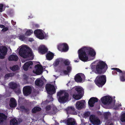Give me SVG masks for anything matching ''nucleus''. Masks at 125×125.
I'll return each instance as SVG.
<instances>
[{
  "label": "nucleus",
  "mask_w": 125,
  "mask_h": 125,
  "mask_svg": "<svg viewBox=\"0 0 125 125\" xmlns=\"http://www.w3.org/2000/svg\"><path fill=\"white\" fill-rule=\"evenodd\" d=\"M10 49V50H11V49Z\"/></svg>",
  "instance_id": "bf43d9fd"
},
{
  "label": "nucleus",
  "mask_w": 125,
  "mask_h": 125,
  "mask_svg": "<svg viewBox=\"0 0 125 125\" xmlns=\"http://www.w3.org/2000/svg\"><path fill=\"white\" fill-rule=\"evenodd\" d=\"M8 29L7 28H5L2 29V31L4 32L7 31Z\"/></svg>",
  "instance_id": "09e8293b"
},
{
  "label": "nucleus",
  "mask_w": 125,
  "mask_h": 125,
  "mask_svg": "<svg viewBox=\"0 0 125 125\" xmlns=\"http://www.w3.org/2000/svg\"><path fill=\"white\" fill-rule=\"evenodd\" d=\"M78 61H77V60H74V62H78Z\"/></svg>",
  "instance_id": "864d4df0"
},
{
  "label": "nucleus",
  "mask_w": 125,
  "mask_h": 125,
  "mask_svg": "<svg viewBox=\"0 0 125 125\" xmlns=\"http://www.w3.org/2000/svg\"><path fill=\"white\" fill-rule=\"evenodd\" d=\"M43 68L39 64L36 65L35 66V69L33 71L34 73L37 75H40L42 72Z\"/></svg>",
  "instance_id": "ddd939ff"
},
{
  "label": "nucleus",
  "mask_w": 125,
  "mask_h": 125,
  "mask_svg": "<svg viewBox=\"0 0 125 125\" xmlns=\"http://www.w3.org/2000/svg\"><path fill=\"white\" fill-rule=\"evenodd\" d=\"M55 109H57V108H56V107H55Z\"/></svg>",
  "instance_id": "13d9d810"
},
{
  "label": "nucleus",
  "mask_w": 125,
  "mask_h": 125,
  "mask_svg": "<svg viewBox=\"0 0 125 125\" xmlns=\"http://www.w3.org/2000/svg\"><path fill=\"white\" fill-rule=\"evenodd\" d=\"M63 63L66 66H68L70 64V62L67 60H65L63 61Z\"/></svg>",
  "instance_id": "c9c22d12"
},
{
  "label": "nucleus",
  "mask_w": 125,
  "mask_h": 125,
  "mask_svg": "<svg viewBox=\"0 0 125 125\" xmlns=\"http://www.w3.org/2000/svg\"><path fill=\"white\" fill-rule=\"evenodd\" d=\"M55 125H59V124L55 120Z\"/></svg>",
  "instance_id": "3c124183"
},
{
  "label": "nucleus",
  "mask_w": 125,
  "mask_h": 125,
  "mask_svg": "<svg viewBox=\"0 0 125 125\" xmlns=\"http://www.w3.org/2000/svg\"><path fill=\"white\" fill-rule=\"evenodd\" d=\"M60 122L61 123L63 122L66 123L67 125H74L75 123V121H72V118H68L67 120L61 121Z\"/></svg>",
  "instance_id": "a211bd4d"
},
{
  "label": "nucleus",
  "mask_w": 125,
  "mask_h": 125,
  "mask_svg": "<svg viewBox=\"0 0 125 125\" xmlns=\"http://www.w3.org/2000/svg\"><path fill=\"white\" fill-rule=\"evenodd\" d=\"M34 33L36 36L40 39H43L44 38V36L41 31L40 30H35Z\"/></svg>",
  "instance_id": "f3484780"
},
{
  "label": "nucleus",
  "mask_w": 125,
  "mask_h": 125,
  "mask_svg": "<svg viewBox=\"0 0 125 125\" xmlns=\"http://www.w3.org/2000/svg\"><path fill=\"white\" fill-rule=\"evenodd\" d=\"M18 59V57L16 55H12L10 56L9 58V61H17Z\"/></svg>",
  "instance_id": "b1692460"
},
{
  "label": "nucleus",
  "mask_w": 125,
  "mask_h": 125,
  "mask_svg": "<svg viewBox=\"0 0 125 125\" xmlns=\"http://www.w3.org/2000/svg\"><path fill=\"white\" fill-rule=\"evenodd\" d=\"M19 37L20 40H21L23 41L25 39V37L24 35H20Z\"/></svg>",
  "instance_id": "4c0bfd02"
},
{
  "label": "nucleus",
  "mask_w": 125,
  "mask_h": 125,
  "mask_svg": "<svg viewBox=\"0 0 125 125\" xmlns=\"http://www.w3.org/2000/svg\"><path fill=\"white\" fill-rule=\"evenodd\" d=\"M33 32V31L31 30H27L25 33V35L26 36L30 35Z\"/></svg>",
  "instance_id": "72a5a7b5"
},
{
  "label": "nucleus",
  "mask_w": 125,
  "mask_h": 125,
  "mask_svg": "<svg viewBox=\"0 0 125 125\" xmlns=\"http://www.w3.org/2000/svg\"><path fill=\"white\" fill-rule=\"evenodd\" d=\"M63 92L62 91L58 92L57 94V97L59 96V97L60 96H61V95L63 94Z\"/></svg>",
  "instance_id": "58836bf2"
},
{
  "label": "nucleus",
  "mask_w": 125,
  "mask_h": 125,
  "mask_svg": "<svg viewBox=\"0 0 125 125\" xmlns=\"http://www.w3.org/2000/svg\"><path fill=\"white\" fill-rule=\"evenodd\" d=\"M51 108V106L50 105H48L46 106V110H49Z\"/></svg>",
  "instance_id": "37998d69"
},
{
  "label": "nucleus",
  "mask_w": 125,
  "mask_h": 125,
  "mask_svg": "<svg viewBox=\"0 0 125 125\" xmlns=\"http://www.w3.org/2000/svg\"><path fill=\"white\" fill-rule=\"evenodd\" d=\"M63 73L66 75L68 74L69 73L67 70H65L63 71Z\"/></svg>",
  "instance_id": "49530a36"
},
{
  "label": "nucleus",
  "mask_w": 125,
  "mask_h": 125,
  "mask_svg": "<svg viewBox=\"0 0 125 125\" xmlns=\"http://www.w3.org/2000/svg\"><path fill=\"white\" fill-rule=\"evenodd\" d=\"M89 120L94 125H99L101 124L100 120L94 115H90Z\"/></svg>",
  "instance_id": "6e6552de"
},
{
  "label": "nucleus",
  "mask_w": 125,
  "mask_h": 125,
  "mask_svg": "<svg viewBox=\"0 0 125 125\" xmlns=\"http://www.w3.org/2000/svg\"><path fill=\"white\" fill-rule=\"evenodd\" d=\"M45 87L48 94H54L55 88L53 85L47 84L46 85Z\"/></svg>",
  "instance_id": "9b49d317"
},
{
  "label": "nucleus",
  "mask_w": 125,
  "mask_h": 125,
  "mask_svg": "<svg viewBox=\"0 0 125 125\" xmlns=\"http://www.w3.org/2000/svg\"><path fill=\"white\" fill-rule=\"evenodd\" d=\"M79 58L82 61H87L88 57L86 53L91 56L94 57L96 54L95 51L90 47H84L79 49L78 51Z\"/></svg>",
  "instance_id": "f257e3e1"
},
{
  "label": "nucleus",
  "mask_w": 125,
  "mask_h": 125,
  "mask_svg": "<svg viewBox=\"0 0 125 125\" xmlns=\"http://www.w3.org/2000/svg\"><path fill=\"white\" fill-rule=\"evenodd\" d=\"M33 63L32 61H29L25 63L23 66V69L25 71H27L28 68L30 67V68H31V65H32Z\"/></svg>",
  "instance_id": "aec40b11"
},
{
  "label": "nucleus",
  "mask_w": 125,
  "mask_h": 125,
  "mask_svg": "<svg viewBox=\"0 0 125 125\" xmlns=\"http://www.w3.org/2000/svg\"><path fill=\"white\" fill-rule=\"evenodd\" d=\"M14 75V73H8L6 74L4 78L5 79H8V78L10 77L13 76Z\"/></svg>",
  "instance_id": "473e14b6"
},
{
  "label": "nucleus",
  "mask_w": 125,
  "mask_h": 125,
  "mask_svg": "<svg viewBox=\"0 0 125 125\" xmlns=\"http://www.w3.org/2000/svg\"><path fill=\"white\" fill-rule=\"evenodd\" d=\"M69 94L68 93L65 92L64 93V95L62 96H60L58 98L59 102L62 103H64L66 102L68 100Z\"/></svg>",
  "instance_id": "9d476101"
},
{
  "label": "nucleus",
  "mask_w": 125,
  "mask_h": 125,
  "mask_svg": "<svg viewBox=\"0 0 125 125\" xmlns=\"http://www.w3.org/2000/svg\"><path fill=\"white\" fill-rule=\"evenodd\" d=\"M29 41L30 42H32L33 41V40L32 38H30L29 39Z\"/></svg>",
  "instance_id": "8fccbe9b"
},
{
  "label": "nucleus",
  "mask_w": 125,
  "mask_h": 125,
  "mask_svg": "<svg viewBox=\"0 0 125 125\" xmlns=\"http://www.w3.org/2000/svg\"><path fill=\"white\" fill-rule=\"evenodd\" d=\"M67 70L69 73L71 71L72 68L70 66H68L66 68Z\"/></svg>",
  "instance_id": "a19ab883"
},
{
  "label": "nucleus",
  "mask_w": 125,
  "mask_h": 125,
  "mask_svg": "<svg viewBox=\"0 0 125 125\" xmlns=\"http://www.w3.org/2000/svg\"><path fill=\"white\" fill-rule=\"evenodd\" d=\"M53 56L54 54L51 52H50L47 54L46 57L47 59L51 60L52 59Z\"/></svg>",
  "instance_id": "c85d7f7f"
},
{
  "label": "nucleus",
  "mask_w": 125,
  "mask_h": 125,
  "mask_svg": "<svg viewBox=\"0 0 125 125\" xmlns=\"http://www.w3.org/2000/svg\"><path fill=\"white\" fill-rule=\"evenodd\" d=\"M17 86V84L15 83H11L9 84V87L11 89H15Z\"/></svg>",
  "instance_id": "bb28decb"
},
{
  "label": "nucleus",
  "mask_w": 125,
  "mask_h": 125,
  "mask_svg": "<svg viewBox=\"0 0 125 125\" xmlns=\"http://www.w3.org/2000/svg\"><path fill=\"white\" fill-rule=\"evenodd\" d=\"M10 105L11 107H14L16 105L15 99L13 98H11L10 100Z\"/></svg>",
  "instance_id": "4be33fe9"
},
{
  "label": "nucleus",
  "mask_w": 125,
  "mask_h": 125,
  "mask_svg": "<svg viewBox=\"0 0 125 125\" xmlns=\"http://www.w3.org/2000/svg\"><path fill=\"white\" fill-rule=\"evenodd\" d=\"M7 51V48L5 46L0 47V58L2 59L4 58Z\"/></svg>",
  "instance_id": "f8f14e48"
},
{
  "label": "nucleus",
  "mask_w": 125,
  "mask_h": 125,
  "mask_svg": "<svg viewBox=\"0 0 125 125\" xmlns=\"http://www.w3.org/2000/svg\"><path fill=\"white\" fill-rule=\"evenodd\" d=\"M20 110H21L22 111H23L25 108L24 106H20Z\"/></svg>",
  "instance_id": "c03bdc74"
},
{
  "label": "nucleus",
  "mask_w": 125,
  "mask_h": 125,
  "mask_svg": "<svg viewBox=\"0 0 125 125\" xmlns=\"http://www.w3.org/2000/svg\"><path fill=\"white\" fill-rule=\"evenodd\" d=\"M84 92L82 88L76 87L73 88L72 90L71 95L74 99L78 100L82 97Z\"/></svg>",
  "instance_id": "20e7f679"
},
{
  "label": "nucleus",
  "mask_w": 125,
  "mask_h": 125,
  "mask_svg": "<svg viewBox=\"0 0 125 125\" xmlns=\"http://www.w3.org/2000/svg\"><path fill=\"white\" fill-rule=\"evenodd\" d=\"M60 61V60L59 59L56 60V61H55V66L59 64Z\"/></svg>",
  "instance_id": "79ce46f5"
},
{
  "label": "nucleus",
  "mask_w": 125,
  "mask_h": 125,
  "mask_svg": "<svg viewBox=\"0 0 125 125\" xmlns=\"http://www.w3.org/2000/svg\"><path fill=\"white\" fill-rule=\"evenodd\" d=\"M19 49V53L21 57L24 58L31 57V59H33V56L31 50L26 45H22L19 47L18 50Z\"/></svg>",
  "instance_id": "7ed1b4c3"
},
{
  "label": "nucleus",
  "mask_w": 125,
  "mask_h": 125,
  "mask_svg": "<svg viewBox=\"0 0 125 125\" xmlns=\"http://www.w3.org/2000/svg\"><path fill=\"white\" fill-rule=\"evenodd\" d=\"M92 71H95L99 74H104L108 68L107 65L103 61H100L96 64L92 65L91 67Z\"/></svg>",
  "instance_id": "f03ea898"
},
{
  "label": "nucleus",
  "mask_w": 125,
  "mask_h": 125,
  "mask_svg": "<svg viewBox=\"0 0 125 125\" xmlns=\"http://www.w3.org/2000/svg\"><path fill=\"white\" fill-rule=\"evenodd\" d=\"M58 50L62 52H66L69 50V46L67 43H64L59 44L57 46Z\"/></svg>",
  "instance_id": "0eeeda50"
},
{
  "label": "nucleus",
  "mask_w": 125,
  "mask_h": 125,
  "mask_svg": "<svg viewBox=\"0 0 125 125\" xmlns=\"http://www.w3.org/2000/svg\"><path fill=\"white\" fill-rule=\"evenodd\" d=\"M35 83L37 86H41L43 85V82L42 80L38 79L35 81Z\"/></svg>",
  "instance_id": "393cba45"
},
{
  "label": "nucleus",
  "mask_w": 125,
  "mask_h": 125,
  "mask_svg": "<svg viewBox=\"0 0 125 125\" xmlns=\"http://www.w3.org/2000/svg\"><path fill=\"white\" fill-rule=\"evenodd\" d=\"M83 115L85 117H88L90 116V113L89 112H87L85 113Z\"/></svg>",
  "instance_id": "ea45409f"
},
{
  "label": "nucleus",
  "mask_w": 125,
  "mask_h": 125,
  "mask_svg": "<svg viewBox=\"0 0 125 125\" xmlns=\"http://www.w3.org/2000/svg\"><path fill=\"white\" fill-rule=\"evenodd\" d=\"M15 92L17 94H19L21 92V90L19 88H16L15 90Z\"/></svg>",
  "instance_id": "e433bc0d"
},
{
  "label": "nucleus",
  "mask_w": 125,
  "mask_h": 125,
  "mask_svg": "<svg viewBox=\"0 0 125 125\" xmlns=\"http://www.w3.org/2000/svg\"><path fill=\"white\" fill-rule=\"evenodd\" d=\"M106 77L104 75H98L94 81L95 84L99 87L102 86L106 82Z\"/></svg>",
  "instance_id": "39448f33"
},
{
  "label": "nucleus",
  "mask_w": 125,
  "mask_h": 125,
  "mask_svg": "<svg viewBox=\"0 0 125 125\" xmlns=\"http://www.w3.org/2000/svg\"><path fill=\"white\" fill-rule=\"evenodd\" d=\"M120 120L122 122H125V113L121 115Z\"/></svg>",
  "instance_id": "f704fd0d"
},
{
  "label": "nucleus",
  "mask_w": 125,
  "mask_h": 125,
  "mask_svg": "<svg viewBox=\"0 0 125 125\" xmlns=\"http://www.w3.org/2000/svg\"><path fill=\"white\" fill-rule=\"evenodd\" d=\"M57 89V86L55 85V90H56V89ZM56 92V91H55V92Z\"/></svg>",
  "instance_id": "5fc2aeb1"
},
{
  "label": "nucleus",
  "mask_w": 125,
  "mask_h": 125,
  "mask_svg": "<svg viewBox=\"0 0 125 125\" xmlns=\"http://www.w3.org/2000/svg\"><path fill=\"white\" fill-rule=\"evenodd\" d=\"M51 99H52V101L53 100V99L52 98H51Z\"/></svg>",
  "instance_id": "4d7b16f0"
},
{
  "label": "nucleus",
  "mask_w": 125,
  "mask_h": 125,
  "mask_svg": "<svg viewBox=\"0 0 125 125\" xmlns=\"http://www.w3.org/2000/svg\"><path fill=\"white\" fill-rule=\"evenodd\" d=\"M68 114L73 115H76L77 113L75 111V109L73 107L71 106L68 107L66 109Z\"/></svg>",
  "instance_id": "2eb2a0df"
},
{
  "label": "nucleus",
  "mask_w": 125,
  "mask_h": 125,
  "mask_svg": "<svg viewBox=\"0 0 125 125\" xmlns=\"http://www.w3.org/2000/svg\"><path fill=\"white\" fill-rule=\"evenodd\" d=\"M3 5L2 4H0V12H2V8Z\"/></svg>",
  "instance_id": "a18cd8bd"
},
{
  "label": "nucleus",
  "mask_w": 125,
  "mask_h": 125,
  "mask_svg": "<svg viewBox=\"0 0 125 125\" xmlns=\"http://www.w3.org/2000/svg\"><path fill=\"white\" fill-rule=\"evenodd\" d=\"M39 52L42 54L45 53L47 51L48 49L44 46L42 45L40 46L39 48Z\"/></svg>",
  "instance_id": "412c9836"
},
{
  "label": "nucleus",
  "mask_w": 125,
  "mask_h": 125,
  "mask_svg": "<svg viewBox=\"0 0 125 125\" xmlns=\"http://www.w3.org/2000/svg\"><path fill=\"white\" fill-rule=\"evenodd\" d=\"M98 99L97 98L92 97L89 100L88 102L89 106L91 107H93L94 106V103L98 102Z\"/></svg>",
  "instance_id": "dca6fc26"
},
{
  "label": "nucleus",
  "mask_w": 125,
  "mask_h": 125,
  "mask_svg": "<svg viewBox=\"0 0 125 125\" xmlns=\"http://www.w3.org/2000/svg\"><path fill=\"white\" fill-rule=\"evenodd\" d=\"M10 69L13 71H15L19 70L20 68L17 65H15L10 67Z\"/></svg>",
  "instance_id": "a878e982"
},
{
  "label": "nucleus",
  "mask_w": 125,
  "mask_h": 125,
  "mask_svg": "<svg viewBox=\"0 0 125 125\" xmlns=\"http://www.w3.org/2000/svg\"><path fill=\"white\" fill-rule=\"evenodd\" d=\"M10 125H17L18 122L16 119H13L10 121Z\"/></svg>",
  "instance_id": "7c9ffc66"
},
{
  "label": "nucleus",
  "mask_w": 125,
  "mask_h": 125,
  "mask_svg": "<svg viewBox=\"0 0 125 125\" xmlns=\"http://www.w3.org/2000/svg\"><path fill=\"white\" fill-rule=\"evenodd\" d=\"M29 109L28 108H25L23 111H24V112L27 113H29Z\"/></svg>",
  "instance_id": "de8ad7c7"
},
{
  "label": "nucleus",
  "mask_w": 125,
  "mask_h": 125,
  "mask_svg": "<svg viewBox=\"0 0 125 125\" xmlns=\"http://www.w3.org/2000/svg\"><path fill=\"white\" fill-rule=\"evenodd\" d=\"M112 69L115 70L113 71L112 72V73L113 75H117V72L121 73L122 75L120 76V80L121 81L123 82L125 81V71H122L119 68H113Z\"/></svg>",
  "instance_id": "423d86ee"
},
{
  "label": "nucleus",
  "mask_w": 125,
  "mask_h": 125,
  "mask_svg": "<svg viewBox=\"0 0 125 125\" xmlns=\"http://www.w3.org/2000/svg\"><path fill=\"white\" fill-rule=\"evenodd\" d=\"M41 108L38 107H35L33 108L32 109V112L33 113H35L41 110Z\"/></svg>",
  "instance_id": "c756f323"
},
{
  "label": "nucleus",
  "mask_w": 125,
  "mask_h": 125,
  "mask_svg": "<svg viewBox=\"0 0 125 125\" xmlns=\"http://www.w3.org/2000/svg\"><path fill=\"white\" fill-rule=\"evenodd\" d=\"M85 101L84 100H81L77 101L76 103V108L79 110H80L84 108Z\"/></svg>",
  "instance_id": "4468645a"
},
{
  "label": "nucleus",
  "mask_w": 125,
  "mask_h": 125,
  "mask_svg": "<svg viewBox=\"0 0 125 125\" xmlns=\"http://www.w3.org/2000/svg\"><path fill=\"white\" fill-rule=\"evenodd\" d=\"M4 26L3 25H1L0 26V27L1 28H4Z\"/></svg>",
  "instance_id": "603ef678"
},
{
  "label": "nucleus",
  "mask_w": 125,
  "mask_h": 125,
  "mask_svg": "<svg viewBox=\"0 0 125 125\" xmlns=\"http://www.w3.org/2000/svg\"><path fill=\"white\" fill-rule=\"evenodd\" d=\"M31 88L29 86H25L23 89V92L24 94L27 96L30 94L31 92Z\"/></svg>",
  "instance_id": "6ab92c4d"
},
{
  "label": "nucleus",
  "mask_w": 125,
  "mask_h": 125,
  "mask_svg": "<svg viewBox=\"0 0 125 125\" xmlns=\"http://www.w3.org/2000/svg\"><path fill=\"white\" fill-rule=\"evenodd\" d=\"M7 116L4 114L0 113V123L3 122L7 118Z\"/></svg>",
  "instance_id": "cd10ccee"
},
{
  "label": "nucleus",
  "mask_w": 125,
  "mask_h": 125,
  "mask_svg": "<svg viewBox=\"0 0 125 125\" xmlns=\"http://www.w3.org/2000/svg\"><path fill=\"white\" fill-rule=\"evenodd\" d=\"M110 125H113V123H111L110 124Z\"/></svg>",
  "instance_id": "6e6d98bb"
},
{
  "label": "nucleus",
  "mask_w": 125,
  "mask_h": 125,
  "mask_svg": "<svg viewBox=\"0 0 125 125\" xmlns=\"http://www.w3.org/2000/svg\"><path fill=\"white\" fill-rule=\"evenodd\" d=\"M110 115V113L109 112H107L104 113V119L106 120H108V117Z\"/></svg>",
  "instance_id": "2f4dec72"
},
{
  "label": "nucleus",
  "mask_w": 125,
  "mask_h": 125,
  "mask_svg": "<svg viewBox=\"0 0 125 125\" xmlns=\"http://www.w3.org/2000/svg\"><path fill=\"white\" fill-rule=\"evenodd\" d=\"M74 80L75 81L77 82H81L82 79L81 78L80 73H78L75 76L74 78Z\"/></svg>",
  "instance_id": "5701e85b"
},
{
  "label": "nucleus",
  "mask_w": 125,
  "mask_h": 125,
  "mask_svg": "<svg viewBox=\"0 0 125 125\" xmlns=\"http://www.w3.org/2000/svg\"><path fill=\"white\" fill-rule=\"evenodd\" d=\"M102 103L104 104H109L112 102V99L109 96H106L102 97L101 99Z\"/></svg>",
  "instance_id": "1a4fd4ad"
}]
</instances>
